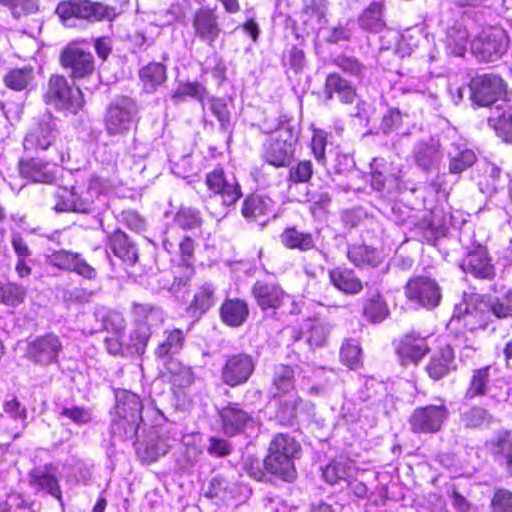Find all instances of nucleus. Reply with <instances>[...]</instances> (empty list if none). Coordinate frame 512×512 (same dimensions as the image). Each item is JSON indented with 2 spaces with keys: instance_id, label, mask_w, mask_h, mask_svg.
Instances as JSON below:
<instances>
[{
  "instance_id": "1",
  "label": "nucleus",
  "mask_w": 512,
  "mask_h": 512,
  "mask_svg": "<svg viewBox=\"0 0 512 512\" xmlns=\"http://www.w3.org/2000/svg\"><path fill=\"white\" fill-rule=\"evenodd\" d=\"M105 185L100 177H92L86 188L59 187L55 192L57 212H75L100 215L107 209Z\"/></svg>"
},
{
  "instance_id": "2",
  "label": "nucleus",
  "mask_w": 512,
  "mask_h": 512,
  "mask_svg": "<svg viewBox=\"0 0 512 512\" xmlns=\"http://www.w3.org/2000/svg\"><path fill=\"white\" fill-rule=\"evenodd\" d=\"M115 400L111 433L120 439H133L143 422L142 402L137 394L125 389L115 391Z\"/></svg>"
},
{
  "instance_id": "3",
  "label": "nucleus",
  "mask_w": 512,
  "mask_h": 512,
  "mask_svg": "<svg viewBox=\"0 0 512 512\" xmlns=\"http://www.w3.org/2000/svg\"><path fill=\"white\" fill-rule=\"evenodd\" d=\"M300 451L301 446L293 437L284 433L275 435L264 460L265 469L284 481H293L297 473L294 460L299 457Z\"/></svg>"
},
{
  "instance_id": "4",
  "label": "nucleus",
  "mask_w": 512,
  "mask_h": 512,
  "mask_svg": "<svg viewBox=\"0 0 512 512\" xmlns=\"http://www.w3.org/2000/svg\"><path fill=\"white\" fill-rule=\"evenodd\" d=\"M56 13L62 23L69 28L77 27L82 20L88 22L112 20L117 15L114 7L90 0L62 1L58 4Z\"/></svg>"
},
{
  "instance_id": "5",
  "label": "nucleus",
  "mask_w": 512,
  "mask_h": 512,
  "mask_svg": "<svg viewBox=\"0 0 512 512\" xmlns=\"http://www.w3.org/2000/svg\"><path fill=\"white\" fill-rule=\"evenodd\" d=\"M131 313L137 327L131 334L130 347L133 353L141 356L146 351L152 334L151 328L163 323L164 312L160 307L152 304L133 303Z\"/></svg>"
},
{
  "instance_id": "6",
  "label": "nucleus",
  "mask_w": 512,
  "mask_h": 512,
  "mask_svg": "<svg viewBox=\"0 0 512 512\" xmlns=\"http://www.w3.org/2000/svg\"><path fill=\"white\" fill-rule=\"evenodd\" d=\"M496 372L497 369L491 365L474 369L465 392V399L487 397L496 403L506 401L509 393L505 381L496 377Z\"/></svg>"
},
{
  "instance_id": "7",
  "label": "nucleus",
  "mask_w": 512,
  "mask_h": 512,
  "mask_svg": "<svg viewBox=\"0 0 512 512\" xmlns=\"http://www.w3.org/2000/svg\"><path fill=\"white\" fill-rule=\"evenodd\" d=\"M509 38L500 27L483 29L471 42V52L482 62H495L507 51Z\"/></svg>"
},
{
  "instance_id": "8",
  "label": "nucleus",
  "mask_w": 512,
  "mask_h": 512,
  "mask_svg": "<svg viewBox=\"0 0 512 512\" xmlns=\"http://www.w3.org/2000/svg\"><path fill=\"white\" fill-rule=\"evenodd\" d=\"M45 97L49 104L69 114H77L84 106L82 91L70 86L64 76L50 78Z\"/></svg>"
},
{
  "instance_id": "9",
  "label": "nucleus",
  "mask_w": 512,
  "mask_h": 512,
  "mask_svg": "<svg viewBox=\"0 0 512 512\" xmlns=\"http://www.w3.org/2000/svg\"><path fill=\"white\" fill-rule=\"evenodd\" d=\"M473 103L479 107H491L505 101V84L497 75L483 74L473 78L468 86Z\"/></svg>"
},
{
  "instance_id": "10",
  "label": "nucleus",
  "mask_w": 512,
  "mask_h": 512,
  "mask_svg": "<svg viewBox=\"0 0 512 512\" xmlns=\"http://www.w3.org/2000/svg\"><path fill=\"white\" fill-rule=\"evenodd\" d=\"M138 108L136 102L129 97L114 100L105 115V128L109 135H122L128 132L135 123Z\"/></svg>"
},
{
  "instance_id": "11",
  "label": "nucleus",
  "mask_w": 512,
  "mask_h": 512,
  "mask_svg": "<svg viewBox=\"0 0 512 512\" xmlns=\"http://www.w3.org/2000/svg\"><path fill=\"white\" fill-rule=\"evenodd\" d=\"M296 139L287 127H281L264 147L263 159L276 168L289 167L295 154Z\"/></svg>"
},
{
  "instance_id": "12",
  "label": "nucleus",
  "mask_w": 512,
  "mask_h": 512,
  "mask_svg": "<svg viewBox=\"0 0 512 512\" xmlns=\"http://www.w3.org/2000/svg\"><path fill=\"white\" fill-rule=\"evenodd\" d=\"M63 348L61 338L53 332H48L28 342L26 357L36 365L47 367L59 362Z\"/></svg>"
},
{
  "instance_id": "13",
  "label": "nucleus",
  "mask_w": 512,
  "mask_h": 512,
  "mask_svg": "<svg viewBox=\"0 0 512 512\" xmlns=\"http://www.w3.org/2000/svg\"><path fill=\"white\" fill-rule=\"evenodd\" d=\"M491 315L486 301L479 299L478 295H471L455 305L451 322H462L468 330L485 328Z\"/></svg>"
},
{
  "instance_id": "14",
  "label": "nucleus",
  "mask_w": 512,
  "mask_h": 512,
  "mask_svg": "<svg viewBox=\"0 0 512 512\" xmlns=\"http://www.w3.org/2000/svg\"><path fill=\"white\" fill-rule=\"evenodd\" d=\"M405 295L413 305L428 310L437 307L442 298L438 283L425 276L410 279L405 286Z\"/></svg>"
},
{
  "instance_id": "15",
  "label": "nucleus",
  "mask_w": 512,
  "mask_h": 512,
  "mask_svg": "<svg viewBox=\"0 0 512 512\" xmlns=\"http://www.w3.org/2000/svg\"><path fill=\"white\" fill-rule=\"evenodd\" d=\"M255 367L256 360L248 353L229 355L221 369V379L230 387L245 384L254 373Z\"/></svg>"
},
{
  "instance_id": "16",
  "label": "nucleus",
  "mask_w": 512,
  "mask_h": 512,
  "mask_svg": "<svg viewBox=\"0 0 512 512\" xmlns=\"http://www.w3.org/2000/svg\"><path fill=\"white\" fill-rule=\"evenodd\" d=\"M449 411L443 404L416 408L410 416L409 425L414 433H436L447 419Z\"/></svg>"
},
{
  "instance_id": "17",
  "label": "nucleus",
  "mask_w": 512,
  "mask_h": 512,
  "mask_svg": "<svg viewBox=\"0 0 512 512\" xmlns=\"http://www.w3.org/2000/svg\"><path fill=\"white\" fill-rule=\"evenodd\" d=\"M205 183L210 192L221 197L224 206L233 205L242 195L234 175L225 173L221 167L207 173Z\"/></svg>"
},
{
  "instance_id": "18",
  "label": "nucleus",
  "mask_w": 512,
  "mask_h": 512,
  "mask_svg": "<svg viewBox=\"0 0 512 512\" xmlns=\"http://www.w3.org/2000/svg\"><path fill=\"white\" fill-rule=\"evenodd\" d=\"M59 136L57 124L52 116H44L26 134L23 140L25 151L38 152L47 150Z\"/></svg>"
},
{
  "instance_id": "19",
  "label": "nucleus",
  "mask_w": 512,
  "mask_h": 512,
  "mask_svg": "<svg viewBox=\"0 0 512 512\" xmlns=\"http://www.w3.org/2000/svg\"><path fill=\"white\" fill-rule=\"evenodd\" d=\"M192 27L195 37L209 47H213L221 34L217 8L208 6L198 8L192 16Z\"/></svg>"
},
{
  "instance_id": "20",
  "label": "nucleus",
  "mask_w": 512,
  "mask_h": 512,
  "mask_svg": "<svg viewBox=\"0 0 512 512\" xmlns=\"http://www.w3.org/2000/svg\"><path fill=\"white\" fill-rule=\"evenodd\" d=\"M18 171L23 179L32 183L53 184L57 180L60 169L52 162L31 157L19 161Z\"/></svg>"
},
{
  "instance_id": "21",
  "label": "nucleus",
  "mask_w": 512,
  "mask_h": 512,
  "mask_svg": "<svg viewBox=\"0 0 512 512\" xmlns=\"http://www.w3.org/2000/svg\"><path fill=\"white\" fill-rule=\"evenodd\" d=\"M251 293L262 311L276 310L288 298L281 286L273 280H257L252 286Z\"/></svg>"
},
{
  "instance_id": "22",
  "label": "nucleus",
  "mask_w": 512,
  "mask_h": 512,
  "mask_svg": "<svg viewBox=\"0 0 512 512\" xmlns=\"http://www.w3.org/2000/svg\"><path fill=\"white\" fill-rule=\"evenodd\" d=\"M61 64L71 70V77L83 78L94 69L93 56L79 46L68 45L61 53Z\"/></svg>"
},
{
  "instance_id": "23",
  "label": "nucleus",
  "mask_w": 512,
  "mask_h": 512,
  "mask_svg": "<svg viewBox=\"0 0 512 512\" xmlns=\"http://www.w3.org/2000/svg\"><path fill=\"white\" fill-rule=\"evenodd\" d=\"M463 272L473 275L475 278L491 280L495 276V268L491 263L487 250L483 246H477L468 252L460 263Z\"/></svg>"
},
{
  "instance_id": "24",
  "label": "nucleus",
  "mask_w": 512,
  "mask_h": 512,
  "mask_svg": "<svg viewBox=\"0 0 512 512\" xmlns=\"http://www.w3.org/2000/svg\"><path fill=\"white\" fill-rule=\"evenodd\" d=\"M221 427L226 436L232 437L240 434L253 422L248 412L244 411L239 404L229 403L219 411Z\"/></svg>"
},
{
  "instance_id": "25",
  "label": "nucleus",
  "mask_w": 512,
  "mask_h": 512,
  "mask_svg": "<svg viewBox=\"0 0 512 512\" xmlns=\"http://www.w3.org/2000/svg\"><path fill=\"white\" fill-rule=\"evenodd\" d=\"M451 174H461L476 162L475 152L462 140L451 142L446 147Z\"/></svg>"
},
{
  "instance_id": "26",
  "label": "nucleus",
  "mask_w": 512,
  "mask_h": 512,
  "mask_svg": "<svg viewBox=\"0 0 512 512\" xmlns=\"http://www.w3.org/2000/svg\"><path fill=\"white\" fill-rule=\"evenodd\" d=\"M324 94L326 99H332L334 95L344 104H352L356 98L355 85L338 73H329L326 77Z\"/></svg>"
},
{
  "instance_id": "27",
  "label": "nucleus",
  "mask_w": 512,
  "mask_h": 512,
  "mask_svg": "<svg viewBox=\"0 0 512 512\" xmlns=\"http://www.w3.org/2000/svg\"><path fill=\"white\" fill-rule=\"evenodd\" d=\"M429 351L425 337L411 333L402 338L397 347V353L403 365L416 364Z\"/></svg>"
},
{
  "instance_id": "28",
  "label": "nucleus",
  "mask_w": 512,
  "mask_h": 512,
  "mask_svg": "<svg viewBox=\"0 0 512 512\" xmlns=\"http://www.w3.org/2000/svg\"><path fill=\"white\" fill-rule=\"evenodd\" d=\"M440 144L434 138L418 141L413 147V158L418 167L424 171L435 168L442 159Z\"/></svg>"
},
{
  "instance_id": "29",
  "label": "nucleus",
  "mask_w": 512,
  "mask_h": 512,
  "mask_svg": "<svg viewBox=\"0 0 512 512\" xmlns=\"http://www.w3.org/2000/svg\"><path fill=\"white\" fill-rule=\"evenodd\" d=\"M219 313L225 325L232 328L240 327L249 317L248 303L240 298H227L221 304Z\"/></svg>"
},
{
  "instance_id": "30",
  "label": "nucleus",
  "mask_w": 512,
  "mask_h": 512,
  "mask_svg": "<svg viewBox=\"0 0 512 512\" xmlns=\"http://www.w3.org/2000/svg\"><path fill=\"white\" fill-rule=\"evenodd\" d=\"M487 121L499 137L507 142H512V107L508 106L505 101L491 108Z\"/></svg>"
},
{
  "instance_id": "31",
  "label": "nucleus",
  "mask_w": 512,
  "mask_h": 512,
  "mask_svg": "<svg viewBox=\"0 0 512 512\" xmlns=\"http://www.w3.org/2000/svg\"><path fill=\"white\" fill-rule=\"evenodd\" d=\"M456 368L454 351L450 346H446L432 355L426 366V371L430 378L440 380L455 371Z\"/></svg>"
},
{
  "instance_id": "32",
  "label": "nucleus",
  "mask_w": 512,
  "mask_h": 512,
  "mask_svg": "<svg viewBox=\"0 0 512 512\" xmlns=\"http://www.w3.org/2000/svg\"><path fill=\"white\" fill-rule=\"evenodd\" d=\"M489 451L503 465L512 476V434L509 431H500L487 442Z\"/></svg>"
},
{
  "instance_id": "33",
  "label": "nucleus",
  "mask_w": 512,
  "mask_h": 512,
  "mask_svg": "<svg viewBox=\"0 0 512 512\" xmlns=\"http://www.w3.org/2000/svg\"><path fill=\"white\" fill-rule=\"evenodd\" d=\"M358 24L361 29L372 33L382 31L386 26L383 0H373L360 14Z\"/></svg>"
},
{
  "instance_id": "34",
  "label": "nucleus",
  "mask_w": 512,
  "mask_h": 512,
  "mask_svg": "<svg viewBox=\"0 0 512 512\" xmlns=\"http://www.w3.org/2000/svg\"><path fill=\"white\" fill-rule=\"evenodd\" d=\"M109 247L123 262L134 264L138 258L137 248L121 230H115L109 237Z\"/></svg>"
},
{
  "instance_id": "35",
  "label": "nucleus",
  "mask_w": 512,
  "mask_h": 512,
  "mask_svg": "<svg viewBox=\"0 0 512 512\" xmlns=\"http://www.w3.org/2000/svg\"><path fill=\"white\" fill-rule=\"evenodd\" d=\"M142 88L146 93H154L167 79L166 66L160 62H150L139 70Z\"/></svg>"
},
{
  "instance_id": "36",
  "label": "nucleus",
  "mask_w": 512,
  "mask_h": 512,
  "mask_svg": "<svg viewBox=\"0 0 512 512\" xmlns=\"http://www.w3.org/2000/svg\"><path fill=\"white\" fill-rule=\"evenodd\" d=\"M354 468L353 463L346 459H334L321 469L322 479L330 485L346 483L352 477Z\"/></svg>"
},
{
  "instance_id": "37",
  "label": "nucleus",
  "mask_w": 512,
  "mask_h": 512,
  "mask_svg": "<svg viewBox=\"0 0 512 512\" xmlns=\"http://www.w3.org/2000/svg\"><path fill=\"white\" fill-rule=\"evenodd\" d=\"M209 93L206 87L197 81H182L177 85L176 90L171 95V101L174 105L184 102L187 98L201 103L205 107V100L208 98Z\"/></svg>"
},
{
  "instance_id": "38",
  "label": "nucleus",
  "mask_w": 512,
  "mask_h": 512,
  "mask_svg": "<svg viewBox=\"0 0 512 512\" xmlns=\"http://www.w3.org/2000/svg\"><path fill=\"white\" fill-rule=\"evenodd\" d=\"M274 214V201L267 195L254 194L243 203L242 215L246 219L257 220L261 216Z\"/></svg>"
},
{
  "instance_id": "39",
  "label": "nucleus",
  "mask_w": 512,
  "mask_h": 512,
  "mask_svg": "<svg viewBox=\"0 0 512 512\" xmlns=\"http://www.w3.org/2000/svg\"><path fill=\"white\" fill-rule=\"evenodd\" d=\"M30 485L36 491H45L58 501H62L58 480L50 471L42 468L34 469L30 474Z\"/></svg>"
},
{
  "instance_id": "40",
  "label": "nucleus",
  "mask_w": 512,
  "mask_h": 512,
  "mask_svg": "<svg viewBox=\"0 0 512 512\" xmlns=\"http://www.w3.org/2000/svg\"><path fill=\"white\" fill-rule=\"evenodd\" d=\"M389 308L379 292L367 293L363 303V316L371 323H380L389 315Z\"/></svg>"
},
{
  "instance_id": "41",
  "label": "nucleus",
  "mask_w": 512,
  "mask_h": 512,
  "mask_svg": "<svg viewBox=\"0 0 512 512\" xmlns=\"http://www.w3.org/2000/svg\"><path fill=\"white\" fill-rule=\"evenodd\" d=\"M331 283L346 294H357L363 289V285L352 270L335 268L329 271Z\"/></svg>"
},
{
  "instance_id": "42",
  "label": "nucleus",
  "mask_w": 512,
  "mask_h": 512,
  "mask_svg": "<svg viewBox=\"0 0 512 512\" xmlns=\"http://www.w3.org/2000/svg\"><path fill=\"white\" fill-rule=\"evenodd\" d=\"M94 318L100 323L94 331L106 330L115 335H122L125 331L126 322L120 312L101 308L94 312Z\"/></svg>"
},
{
  "instance_id": "43",
  "label": "nucleus",
  "mask_w": 512,
  "mask_h": 512,
  "mask_svg": "<svg viewBox=\"0 0 512 512\" xmlns=\"http://www.w3.org/2000/svg\"><path fill=\"white\" fill-rule=\"evenodd\" d=\"M294 369L285 364H277L273 368L272 393L276 398L281 394H289L294 389Z\"/></svg>"
},
{
  "instance_id": "44",
  "label": "nucleus",
  "mask_w": 512,
  "mask_h": 512,
  "mask_svg": "<svg viewBox=\"0 0 512 512\" xmlns=\"http://www.w3.org/2000/svg\"><path fill=\"white\" fill-rule=\"evenodd\" d=\"M460 421L466 428H488L495 418L483 407L472 406L460 414Z\"/></svg>"
},
{
  "instance_id": "45",
  "label": "nucleus",
  "mask_w": 512,
  "mask_h": 512,
  "mask_svg": "<svg viewBox=\"0 0 512 512\" xmlns=\"http://www.w3.org/2000/svg\"><path fill=\"white\" fill-rule=\"evenodd\" d=\"M282 244L289 249L308 251L314 248L312 234L299 231L295 227L286 228L280 236Z\"/></svg>"
},
{
  "instance_id": "46",
  "label": "nucleus",
  "mask_w": 512,
  "mask_h": 512,
  "mask_svg": "<svg viewBox=\"0 0 512 512\" xmlns=\"http://www.w3.org/2000/svg\"><path fill=\"white\" fill-rule=\"evenodd\" d=\"M348 259L358 267L372 266L375 267L380 263L379 253L376 249L364 244H355L348 247Z\"/></svg>"
},
{
  "instance_id": "47",
  "label": "nucleus",
  "mask_w": 512,
  "mask_h": 512,
  "mask_svg": "<svg viewBox=\"0 0 512 512\" xmlns=\"http://www.w3.org/2000/svg\"><path fill=\"white\" fill-rule=\"evenodd\" d=\"M164 334L165 339L158 345L155 352L159 358L178 354L182 350L185 341L184 333L180 329L166 330Z\"/></svg>"
},
{
  "instance_id": "48",
  "label": "nucleus",
  "mask_w": 512,
  "mask_h": 512,
  "mask_svg": "<svg viewBox=\"0 0 512 512\" xmlns=\"http://www.w3.org/2000/svg\"><path fill=\"white\" fill-rule=\"evenodd\" d=\"M301 399L293 394H287L283 399H280L277 403V410L274 418L281 425L292 424L293 420L297 416L298 406Z\"/></svg>"
},
{
  "instance_id": "49",
  "label": "nucleus",
  "mask_w": 512,
  "mask_h": 512,
  "mask_svg": "<svg viewBox=\"0 0 512 512\" xmlns=\"http://www.w3.org/2000/svg\"><path fill=\"white\" fill-rule=\"evenodd\" d=\"M215 287L211 283H204L195 293L189 310L193 314H204L214 305Z\"/></svg>"
},
{
  "instance_id": "50",
  "label": "nucleus",
  "mask_w": 512,
  "mask_h": 512,
  "mask_svg": "<svg viewBox=\"0 0 512 512\" xmlns=\"http://www.w3.org/2000/svg\"><path fill=\"white\" fill-rule=\"evenodd\" d=\"M469 34L466 28L452 27L447 31L446 48L450 54L463 56L466 52Z\"/></svg>"
},
{
  "instance_id": "51",
  "label": "nucleus",
  "mask_w": 512,
  "mask_h": 512,
  "mask_svg": "<svg viewBox=\"0 0 512 512\" xmlns=\"http://www.w3.org/2000/svg\"><path fill=\"white\" fill-rule=\"evenodd\" d=\"M3 512H37L35 502L30 496L19 492L7 494L3 504Z\"/></svg>"
},
{
  "instance_id": "52",
  "label": "nucleus",
  "mask_w": 512,
  "mask_h": 512,
  "mask_svg": "<svg viewBox=\"0 0 512 512\" xmlns=\"http://www.w3.org/2000/svg\"><path fill=\"white\" fill-rule=\"evenodd\" d=\"M173 221L175 225L183 230H193L201 227L203 219L198 209L181 206L176 212Z\"/></svg>"
},
{
  "instance_id": "53",
  "label": "nucleus",
  "mask_w": 512,
  "mask_h": 512,
  "mask_svg": "<svg viewBox=\"0 0 512 512\" xmlns=\"http://www.w3.org/2000/svg\"><path fill=\"white\" fill-rule=\"evenodd\" d=\"M34 78L33 68L24 67L10 70L4 77L5 85L15 91L26 89Z\"/></svg>"
},
{
  "instance_id": "54",
  "label": "nucleus",
  "mask_w": 512,
  "mask_h": 512,
  "mask_svg": "<svg viewBox=\"0 0 512 512\" xmlns=\"http://www.w3.org/2000/svg\"><path fill=\"white\" fill-rule=\"evenodd\" d=\"M314 173L313 164L310 160H301L289 166L286 178L288 188L294 184H305L310 181Z\"/></svg>"
},
{
  "instance_id": "55",
  "label": "nucleus",
  "mask_w": 512,
  "mask_h": 512,
  "mask_svg": "<svg viewBox=\"0 0 512 512\" xmlns=\"http://www.w3.org/2000/svg\"><path fill=\"white\" fill-rule=\"evenodd\" d=\"M486 303L491 317L494 316L498 319L512 318V290L501 296L489 298Z\"/></svg>"
},
{
  "instance_id": "56",
  "label": "nucleus",
  "mask_w": 512,
  "mask_h": 512,
  "mask_svg": "<svg viewBox=\"0 0 512 512\" xmlns=\"http://www.w3.org/2000/svg\"><path fill=\"white\" fill-rule=\"evenodd\" d=\"M167 370L171 375L170 380L174 386L185 388L194 382L192 369L177 361L171 359L167 364Z\"/></svg>"
},
{
  "instance_id": "57",
  "label": "nucleus",
  "mask_w": 512,
  "mask_h": 512,
  "mask_svg": "<svg viewBox=\"0 0 512 512\" xmlns=\"http://www.w3.org/2000/svg\"><path fill=\"white\" fill-rule=\"evenodd\" d=\"M174 441L175 439H170L164 434H157L146 443L144 457L149 461L157 460L159 456L167 454Z\"/></svg>"
},
{
  "instance_id": "58",
  "label": "nucleus",
  "mask_w": 512,
  "mask_h": 512,
  "mask_svg": "<svg viewBox=\"0 0 512 512\" xmlns=\"http://www.w3.org/2000/svg\"><path fill=\"white\" fill-rule=\"evenodd\" d=\"M26 297V289L13 282L0 285V302L16 307L21 304Z\"/></svg>"
},
{
  "instance_id": "59",
  "label": "nucleus",
  "mask_w": 512,
  "mask_h": 512,
  "mask_svg": "<svg viewBox=\"0 0 512 512\" xmlns=\"http://www.w3.org/2000/svg\"><path fill=\"white\" fill-rule=\"evenodd\" d=\"M332 62L344 73L358 80H361L364 75L365 66L353 56L338 55L333 58Z\"/></svg>"
},
{
  "instance_id": "60",
  "label": "nucleus",
  "mask_w": 512,
  "mask_h": 512,
  "mask_svg": "<svg viewBox=\"0 0 512 512\" xmlns=\"http://www.w3.org/2000/svg\"><path fill=\"white\" fill-rule=\"evenodd\" d=\"M0 4L7 7L16 19L34 14L39 9V0H0Z\"/></svg>"
},
{
  "instance_id": "61",
  "label": "nucleus",
  "mask_w": 512,
  "mask_h": 512,
  "mask_svg": "<svg viewBox=\"0 0 512 512\" xmlns=\"http://www.w3.org/2000/svg\"><path fill=\"white\" fill-rule=\"evenodd\" d=\"M208 105L211 113L217 118L220 124V129L223 132L230 131V111L226 101L222 98L210 97Z\"/></svg>"
},
{
  "instance_id": "62",
  "label": "nucleus",
  "mask_w": 512,
  "mask_h": 512,
  "mask_svg": "<svg viewBox=\"0 0 512 512\" xmlns=\"http://www.w3.org/2000/svg\"><path fill=\"white\" fill-rule=\"evenodd\" d=\"M3 410L9 418L20 424L21 429L26 427L27 409L18 399L13 398L5 401Z\"/></svg>"
},
{
  "instance_id": "63",
  "label": "nucleus",
  "mask_w": 512,
  "mask_h": 512,
  "mask_svg": "<svg viewBox=\"0 0 512 512\" xmlns=\"http://www.w3.org/2000/svg\"><path fill=\"white\" fill-rule=\"evenodd\" d=\"M61 418H66L77 425H84L92 420V413L89 408L71 406L63 407L59 412Z\"/></svg>"
},
{
  "instance_id": "64",
  "label": "nucleus",
  "mask_w": 512,
  "mask_h": 512,
  "mask_svg": "<svg viewBox=\"0 0 512 512\" xmlns=\"http://www.w3.org/2000/svg\"><path fill=\"white\" fill-rule=\"evenodd\" d=\"M491 512H512V492L499 489L491 500Z\"/></svg>"
}]
</instances>
